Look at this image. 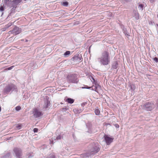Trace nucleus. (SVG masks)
I'll use <instances>...</instances> for the list:
<instances>
[{
  "instance_id": "nucleus-11",
  "label": "nucleus",
  "mask_w": 158,
  "mask_h": 158,
  "mask_svg": "<svg viewBox=\"0 0 158 158\" xmlns=\"http://www.w3.org/2000/svg\"><path fill=\"white\" fill-rule=\"evenodd\" d=\"M118 63L117 61L114 62L112 64L111 69H116L118 66Z\"/></svg>"
},
{
  "instance_id": "nucleus-33",
  "label": "nucleus",
  "mask_w": 158,
  "mask_h": 158,
  "mask_svg": "<svg viewBox=\"0 0 158 158\" xmlns=\"http://www.w3.org/2000/svg\"><path fill=\"white\" fill-rule=\"evenodd\" d=\"M38 129L37 128H35L33 129V131L34 132H37L38 131Z\"/></svg>"
},
{
  "instance_id": "nucleus-5",
  "label": "nucleus",
  "mask_w": 158,
  "mask_h": 158,
  "mask_svg": "<svg viewBox=\"0 0 158 158\" xmlns=\"http://www.w3.org/2000/svg\"><path fill=\"white\" fill-rule=\"evenodd\" d=\"M16 88L15 85L11 84L7 85L4 89V92L6 94H8L10 91H13Z\"/></svg>"
},
{
  "instance_id": "nucleus-12",
  "label": "nucleus",
  "mask_w": 158,
  "mask_h": 158,
  "mask_svg": "<svg viewBox=\"0 0 158 158\" xmlns=\"http://www.w3.org/2000/svg\"><path fill=\"white\" fill-rule=\"evenodd\" d=\"M50 105V103L49 100L48 99L45 100L44 101V108H46L48 107Z\"/></svg>"
},
{
  "instance_id": "nucleus-34",
  "label": "nucleus",
  "mask_w": 158,
  "mask_h": 158,
  "mask_svg": "<svg viewBox=\"0 0 158 158\" xmlns=\"http://www.w3.org/2000/svg\"><path fill=\"white\" fill-rule=\"evenodd\" d=\"M61 139V136L60 135H59L56 137V139L58 140Z\"/></svg>"
},
{
  "instance_id": "nucleus-14",
  "label": "nucleus",
  "mask_w": 158,
  "mask_h": 158,
  "mask_svg": "<svg viewBox=\"0 0 158 158\" xmlns=\"http://www.w3.org/2000/svg\"><path fill=\"white\" fill-rule=\"evenodd\" d=\"M65 101L69 103L72 104L73 103L74 100L73 99L68 98L65 100Z\"/></svg>"
},
{
  "instance_id": "nucleus-43",
  "label": "nucleus",
  "mask_w": 158,
  "mask_h": 158,
  "mask_svg": "<svg viewBox=\"0 0 158 158\" xmlns=\"http://www.w3.org/2000/svg\"><path fill=\"white\" fill-rule=\"evenodd\" d=\"M26 42H27L28 41V40H26Z\"/></svg>"
},
{
  "instance_id": "nucleus-22",
  "label": "nucleus",
  "mask_w": 158,
  "mask_h": 158,
  "mask_svg": "<svg viewBox=\"0 0 158 158\" xmlns=\"http://www.w3.org/2000/svg\"><path fill=\"white\" fill-rule=\"evenodd\" d=\"M45 51L48 53H50L52 51V49L51 48L48 47H46L45 48Z\"/></svg>"
},
{
  "instance_id": "nucleus-7",
  "label": "nucleus",
  "mask_w": 158,
  "mask_h": 158,
  "mask_svg": "<svg viewBox=\"0 0 158 158\" xmlns=\"http://www.w3.org/2000/svg\"><path fill=\"white\" fill-rule=\"evenodd\" d=\"M14 151L17 158H21L22 152L20 149L15 148L14 149Z\"/></svg>"
},
{
  "instance_id": "nucleus-46",
  "label": "nucleus",
  "mask_w": 158,
  "mask_h": 158,
  "mask_svg": "<svg viewBox=\"0 0 158 158\" xmlns=\"http://www.w3.org/2000/svg\"><path fill=\"white\" fill-rule=\"evenodd\" d=\"M81 67H83V66H81Z\"/></svg>"
},
{
  "instance_id": "nucleus-16",
  "label": "nucleus",
  "mask_w": 158,
  "mask_h": 158,
  "mask_svg": "<svg viewBox=\"0 0 158 158\" xmlns=\"http://www.w3.org/2000/svg\"><path fill=\"white\" fill-rule=\"evenodd\" d=\"M129 87L130 88V89L133 91H134L135 89V86L134 84H129Z\"/></svg>"
},
{
  "instance_id": "nucleus-24",
  "label": "nucleus",
  "mask_w": 158,
  "mask_h": 158,
  "mask_svg": "<svg viewBox=\"0 0 158 158\" xmlns=\"http://www.w3.org/2000/svg\"><path fill=\"white\" fill-rule=\"evenodd\" d=\"M13 23H9L7 24L5 26V27L6 28V29H7L8 28L10 27L12 25Z\"/></svg>"
},
{
  "instance_id": "nucleus-25",
  "label": "nucleus",
  "mask_w": 158,
  "mask_h": 158,
  "mask_svg": "<svg viewBox=\"0 0 158 158\" xmlns=\"http://www.w3.org/2000/svg\"><path fill=\"white\" fill-rule=\"evenodd\" d=\"M62 5L65 6H68L69 3L67 2H61Z\"/></svg>"
},
{
  "instance_id": "nucleus-32",
  "label": "nucleus",
  "mask_w": 158,
  "mask_h": 158,
  "mask_svg": "<svg viewBox=\"0 0 158 158\" xmlns=\"http://www.w3.org/2000/svg\"><path fill=\"white\" fill-rule=\"evenodd\" d=\"M114 126L116 128H118L119 127V125L118 124H114Z\"/></svg>"
},
{
  "instance_id": "nucleus-2",
  "label": "nucleus",
  "mask_w": 158,
  "mask_h": 158,
  "mask_svg": "<svg viewBox=\"0 0 158 158\" xmlns=\"http://www.w3.org/2000/svg\"><path fill=\"white\" fill-rule=\"evenodd\" d=\"M110 57L109 53L105 51L102 53L101 57L98 59L101 64L103 65H107L110 62Z\"/></svg>"
},
{
  "instance_id": "nucleus-40",
  "label": "nucleus",
  "mask_w": 158,
  "mask_h": 158,
  "mask_svg": "<svg viewBox=\"0 0 158 158\" xmlns=\"http://www.w3.org/2000/svg\"><path fill=\"white\" fill-rule=\"evenodd\" d=\"M129 33H127V32L126 33V35H129Z\"/></svg>"
},
{
  "instance_id": "nucleus-37",
  "label": "nucleus",
  "mask_w": 158,
  "mask_h": 158,
  "mask_svg": "<svg viewBox=\"0 0 158 158\" xmlns=\"http://www.w3.org/2000/svg\"><path fill=\"white\" fill-rule=\"evenodd\" d=\"M14 67V66H11V67H10L8 68V70H11V69H12V68H13V67Z\"/></svg>"
},
{
  "instance_id": "nucleus-29",
  "label": "nucleus",
  "mask_w": 158,
  "mask_h": 158,
  "mask_svg": "<svg viewBox=\"0 0 158 158\" xmlns=\"http://www.w3.org/2000/svg\"><path fill=\"white\" fill-rule=\"evenodd\" d=\"M123 33L125 34V35H126V33L127 32L126 29V28H124V27H123Z\"/></svg>"
},
{
  "instance_id": "nucleus-42",
  "label": "nucleus",
  "mask_w": 158,
  "mask_h": 158,
  "mask_svg": "<svg viewBox=\"0 0 158 158\" xmlns=\"http://www.w3.org/2000/svg\"><path fill=\"white\" fill-rule=\"evenodd\" d=\"M21 40L22 41H24V39H22Z\"/></svg>"
},
{
  "instance_id": "nucleus-3",
  "label": "nucleus",
  "mask_w": 158,
  "mask_h": 158,
  "mask_svg": "<svg viewBox=\"0 0 158 158\" xmlns=\"http://www.w3.org/2000/svg\"><path fill=\"white\" fill-rule=\"evenodd\" d=\"M142 107L143 110L151 111L154 108L155 105L153 103L147 102L142 105Z\"/></svg>"
},
{
  "instance_id": "nucleus-6",
  "label": "nucleus",
  "mask_w": 158,
  "mask_h": 158,
  "mask_svg": "<svg viewBox=\"0 0 158 158\" xmlns=\"http://www.w3.org/2000/svg\"><path fill=\"white\" fill-rule=\"evenodd\" d=\"M21 32V29L19 28L18 27L15 26L12 30L10 31L8 33L9 34H13L16 35L20 33Z\"/></svg>"
},
{
  "instance_id": "nucleus-27",
  "label": "nucleus",
  "mask_w": 158,
  "mask_h": 158,
  "mask_svg": "<svg viewBox=\"0 0 158 158\" xmlns=\"http://www.w3.org/2000/svg\"><path fill=\"white\" fill-rule=\"evenodd\" d=\"M21 107L20 106H17L16 107L15 109L17 111H19L21 109Z\"/></svg>"
},
{
  "instance_id": "nucleus-20",
  "label": "nucleus",
  "mask_w": 158,
  "mask_h": 158,
  "mask_svg": "<svg viewBox=\"0 0 158 158\" xmlns=\"http://www.w3.org/2000/svg\"><path fill=\"white\" fill-rule=\"evenodd\" d=\"M144 7V5L143 4H140L138 6V8L139 9V10H140L141 11H142L143 10V8Z\"/></svg>"
},
{
  "instance_id": "nucleus-18",
  "label": "nucleus",
  "mask_w": 158,
  "mask_h": 158,
  "mask_svg": "<svg viewBox=\"0 0 158 158\" xmlns=\"http://www.w3.org/2000/svg\"><path fill=\"white\" fill-rule=\"evenodd\" d=\"M94 112L96 115H99L100 113V111L98 109V107H97L95 110Z\"/></svg>"
},
{
  "instance_id": "nucleus-23",
  "label": "nucleus",
  "mask_w": 158,
  "mask_h": 158,
  "mask_svg": "<svg viewBox=\"0 0 158 158\" xmlns=\"http://www.w3.org/2000/svg\"><path fill=\"white\" fill-rule=\"evenodd\" d=\"M79 59V57L77 56H75L72 58V60L74 62H76L77 60Z\"/></svg>"
},
{
  "instance_id": "nucleus-30",
  "label": "nucleus",
  "mask_w": 158,
  "mask_h": 158,
  "mask_svg": "<svg viewBox=\"0 0 158 158\" xmlns=\"http://www.w3.org/2000/svg\"><path fill=\"white\" fill-rule=\"evenodd\" d=\"M156 62H158V58L156 57H155L153 59Z\"/></svg>"
},
{
  "instance_id": "nucleus-8",
  "label": "nucleus",
  "mask_w": 158,
  "mask_h": 158,
  "mask_svg": "<svg viewBox=\"0 0 158 158\" xmlns=\"http://www.w3.org/2000/svg\"><path fill=\"white\" fill-rule=\"evenodd\" d=\"M33 114L34 117L36 118H38L43 115L42 112L36 108L34 109Z\"/></svg>"
},
{
  "instance_id": "nucleus-10",
  "label": "nucleus",
  "mask_w": 158,
  "mask_h": 158,
  "mask_svg": "<svg viewBox=\"0 0 158 158\" xmlns=\"http://www.w3.org/2000/svg\"><path fill=\"white\" fill-rule=\"evenodd\" d=\"M22 2V0H14L13 1L11 2V6L10 7H13L14 8H16L17 5L20 3Z\"/></svg>"
},
{
  "instance_id": "nucleus-31",
  "label": "nucleus",
  "mask_w": 158,
  "mask_h": 158,
  "mask_svg": "<svg viewBox=\"0 0 158 158\" xmlns=\"http://www.w3.org/2000/svg\"><path fill=\"white\" fill-rule=\"evenodd\" d=\"M4 10V8L3 6L0 7V11H2Z\"/></svg>"
},
{
  "instance_id": "nucleus-36",
  "label": "nucleus",
  "mask_w": 158,
  "mask_h": 158,
  "mask_svg": "<svg viewBox=\"0 0 158 158\" xmlns=\"http://www.w3.org/2000/svg\"><path fill=\"white\" fill-rule=\"evenodd\" d=\"M89 78L90 79H92V80L94 81V82H95V79L92 76H91Z\"/></svg>"
},
{
  "instance_id": "nucleus-17",
  "label": "nucleus",
  "mask_w": 158,
  "mask_h": 158,
  "mask_svg": "<svg viewBox=\"0 0 158 158\" xmlns=\"http://www.w3.org/2000/svg\"><path fill=\"white\" fill-rule=\"evenodd\" d=\"M98 87H100V86L98 85H96L95 86H93L91 87V89L92 90H94L96 92H97V88Z\"/></svg>"
},
{
  "instance_id": "nucleus-28",
  "label": "nucleus",
  "mask_w": 158,
  "mask_h": 158,
  "mask_svg": "<svg viewBox=\"0 0 158 158\" xmlns=\"http://www.w3.org/2000/svg\"><path fill=\"white\" fill-rule=\"evenodd\" d=\"M82 89H91V87H89L87 85H86L85 87H82Z\"/></svg>"
},
{
  "instance_id": "nucleus-41",
  "label": "nucleus",
  "mask_w": 158,
  "mask_h": 158,
  "mask_svg": "<svg viewBox=\"0 0 158 158\" xmlns=\"http://www.w3.org/2000/svg\"><path fill=\"white\" fill-rule=\"evenodd\" d=\"M54 139V140H55V138H53L52 139V143L53 142V140Z\"/></svg>"
},
{
  "instance_id": "nucleus-9",
  "label": "nucleus",
  "mask_w": 158,
  "mask_h": 158,
  "mask_svg": "<svg viewBox=\"0 0 158 158\" xmlns=\"http://www.w3.org/2000/svg\"><path fill=\"white\" fill-rule=\"evenodd\" d=\"M104 139L107 145L110 144L111 142H112L114 139L112 138H111L109 137L108 135H105L104 136Z\"/></svg>"
},
{
  "instance_id": "nucleus-35",
  "label": "nucleus",
  "mask_w": 158,
  "mask_h": 158,
  "mask_svg": "<svg viewBox=\"0 0 158 158\" xmlns=\"http://www.w3.org/2000/svg\"><path fill=\"white\" fill-rule=\"evenodd\" d=\"M149 1L151 3H153L155 2V0H149Z\"/></svg>"
},
{
  "instance_id": "nucleus-15",
  "label": "nucleus",
  "mask_w": 158,
  "mask_h": 158,
  "mask_svg": "<svg viewBox=\"0 0 158 158\" xmlns=\"http://www.w3.org/2000/svg\"><path fill=\"white\" fill-rule=\"evenodd\" d=\"M87 104V102H84L81 104V107H82V109H80V111H82L84 110V107L85 105Z\"/></svg>"
},
{
  "instance_id": "nucleus-26",
  "label": "nucleus",
  "mask_w": 158,
  "mask_h": 158,
  "mask_svg": "<svg viewBox=\"0 0 158 158\" xmlns=\"http://www.w3.org/2000/svg\"><path fill=\"white\" fill-rule=\"evenodd\" d=\"M47 158H55V156L53 154H51L48 156Z\"/></svg>"
},
{
  "instance_id": "nucleus-19",
  "label": "nucleus",
  "mask_w": 158,
  "mask_h": 158,
  "mask_svg": "<svg viewBox=\"0 0 158 158\" xmlns=\"http://www.w3.org/2000/svg\"><path fill=\"white\" fill-rule=\"evenodd\" d=\"M70 51H66L64 54V57H67L70 54Z\"/></svg>"
},
{
  "instance_id": "nucleus-13",
  "label": "nucleus",
  "mask_w": 158,
  "mask_h": 158,
  "mask_svg": "<svg viewBox=\"0 0 158 158\" xmlns=\"http://www.w3.org/2000/svg\"><path fill=\"white\" fill-rule=\"evenodd\" d=\"M11 2L10 0H4V5L5 6H8L10 7L11 6Z\"/></svg>"
},
{
  "instance_id": "nucleus-48",
  "label": "nucleus",
  "mask_w": 158,
  "mask_h": 158,
  "mask_svg": "<svg viewBox=\"0 0 158 158\" xmlns=\"http://www.w3.org/2000/svg\"><path fill=\"white\" fill-rule=\"evenodd\" d=\"M108 125H110V124L109 123H108L107 124Z\"/></svg>"
},
{
  "instance_id": "nucleus-4",
  "label": "nucleus",
  "mask_w": 158,
  "mask_h": 158,
  "mask_svg": "<svg viewBox=\"0 0 158 158\" xmlns=\"http://www.w3.org/2000/svg\"><path fill=\"white\" fill-rule=\"evenodd\" d=\"M77 75L75 74H73L69 75L67 77L68 82L72 83H77L78 81Z\"/></svg>"
},
{
  "instance_id": "nucleus-47",
  "label": "nucleus",
  "mask_w": 158,
  "mask_h": 158,
  "mask_svg": "<svg viewBox=\"0 0 158 158\" xmlns=\"http://www.w3.org/2000/svg\"><path fill=\"white\" fill-rule=\"evenodd\" d=\"M81 108L80 109H82V107H81Z\"/></svg>"
},
{
  "instance_id": "nucleus-39",
  "label": "nucleus",
  "mask_w": 158,
  "mask_h": 158,
  "mask_svg": "<svg viewBox=\"0 0 158 158\" xmlns=\"http://www.w3.org/2000/svg\"><path fill=\"white\" fill-rule=\"evenodd\" d=\"M6 29H6V27H4L2 29V31H5L6 30Z\"/></svg>"
},
{
  "instance_id": "nucleus-1",
  "label": "nucleus",
  "mask_w": 158,
  "mask_h": 158,
  "mask_svg": "<svg viewBox=\"0 0 158 158\" xmlns=\"http://www.w3.org/2000/svg\"><path fill=\"white\" fill-rule=\"evenodd\" d=\"M90 146V153L81 154L80 156L81 158H89L91 155H94L99 151L100 145L98 144L93 143L91 144Z\"/></svg>"
},
{
  "instance_id": "nucleus-38",
  "label": "nucleus",
  "mask_w": 158,
  "mask_h": 158,
  "mask_svg": "<svg viewBox=\"0 0 158 158\" xmlns=\"http://www.w3.org/2000/svg\"><path fill=\"white\" fill-rule=\"evenodd\" d=\"M82 59H82L81 56V57H80V64L82 61Z\"/></svg>"
},
{
  "instance_id": "nucleus-44",
  "label": "nucleus",
  "mask_w": 158,
  "mask_h": 158,
  "mask_svg": "<svg viewBox=\"0 0 158 158\" xmlns=\"http://www.w3.org/2000/svg\"><path fill=\"white\" fill-rule=\"evenodd\" d=\"M1 107L0 106V111H1Z\"/></svg>"
},
{
  "instance_id": "nucleus-21",
  "label": "nucleus",
  "mask_w": 158,
  "mask_h": 158,
  "mask_svg": "<svg viewBox=\"0 0 158 158\" xmlns=\"http://www.w3.org/2000/svg\"><path fill=\"white\" fill-rule=\"evenodd\" d=\"M22 127V125L21 124H19L16 126V128L17 130H20Z\"/></svg>"
},
{
  "instance_id": "nucleus-45",
  "label": "nucleus",
  "mask_w": 158,
  "mask_h": 158,
  "mask_svg": "<svg viewBox=\"0 0 158 158\" xmlns=\"http://www.w3.org/2000/svg\"><path fill=\"white\" fill-rule=\"evenodd\" d=\"M157 17L158 18V15H157Z\"/></svg>"
}]
</instances>
